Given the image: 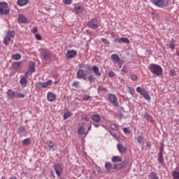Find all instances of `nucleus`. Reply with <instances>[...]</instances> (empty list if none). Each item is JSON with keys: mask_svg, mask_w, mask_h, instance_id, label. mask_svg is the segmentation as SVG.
<instances>
[{"mask_svg": "<svg viewBox=\"0 0 179 179\" xmlns=\"http://www.w3.org/2000/svg\"><path fill=\"white\" fill-rule=\"evenodd\" d=\"M149 69L151 73H153V75H156L157 76H159L163 73V69H162V66L156 64H150Z\"/></svg>", "mask_w": 179, "mask_h": 179, "instance_id": "nucleus-1", "label": "nucleus"}, {"mask_svg": "<svg viewBox=\"0 0 179 179\" xmlns=\"http://www.w3.org/2000/svg\"><path fill=\"white\" fill-rule=\"evenodd\" d=\"M136 90L137 93H139V94L145 99V100L149 101L152 99L150 97V95L149 94V92H148V90H146V89H145L141 86H138V87H137Z\"/></svg>", "mask_w": 179, "mask_h": 179, "instance_id": "nucleus-2", "label": "nucleus"}, {"mask_svg": "<svg viewBox=\"0 0 179 179\" xmlns=\"http://www.w3.org/2000/svg\"><path fill=\"white\" fill-rule=\"evenodd\" d=\"M15 31H8L6 33V36L4 37L3 39V44L5 45H8L9 43H10V41H12V38H15Z\"/></svg>", "mask_w": 179, "mask_h": 179, "instance_id": "nucleus-3", "label": "nucleus"}, {"mask_svg": "<svg viewBox=\"0 0 179 179\" xmlns=\"http://www.w3.org/2000/svg\"><path fill=\"white\" fill-rule=\"evenodd\" d=\"M40 57L43 61H48L52 57L51 51L47 49H41Z\"/></svg>", "mask_w": 179, "mask_h": 179, "instance_id": "nucleus-4", "label": "nucleus"}, {"mask_svg": "<svg viewBox=\"0 0 179 179\" xmlns=\"http://www.w3.org/2000/svg\"><path fill=\"white\" fill-rule=\"evenodd\" d=\"M155 6L158 8H164L169 5V1L167 0H150Z\"/></svg>", "mask_w": 179, "mask_h": 179, "instance_id": "nucleus-5", "label": "nucleus"}, {"mask_svg": "<svg viewBox=\"0 0 179 179\" xmlns=\"http://www.w3.org/2000/svg\"><path fill=\"white\" fill-rule=\"evenodd\" d=\"M51 85H52V80H48L45 83H36V87L37 89H47V87H48V86H51Z\"/></svg>", "mask_w": 179, "mask_h": 179, "instance_id": "nucleus-6", "label": "nucleus"}, {"mask_svg": "<svg viewBox=\"0 0 179 179\" xmlns=\"http://www.w3.org/2000/svg\"><path fill=\"white\" fill-rule=\"evenodd\" d=\"M0 13L1 15H9V8L8 3L3 2L0 3Z\"/></svg>", "mask_w": 179, "mask_h": 179, "instance_id": "nucleus-7", "label": "nucleus"}, {"mask_svg": "<svg viewBox=\"0 0 179 179\" xmlns=\"http://www.w3.org/2000/svg\"><path fill=\"white\" fill-rule=\"evenodd\" d=\"M53 168L56 173V176H57V177H61V176H62V173H64L62 165H61L60 164H54Z\"/></svg>", "mask_w": 179, "mask_h": 179, "instance_id": "nucleus-8", "label": "nucleus"}, {"mask_svg": "<svg viewBox=\"0 0 179 179\" xmlns=\"http://www.w3.org/2000/svg\"><path fill=\"white\" fill-rule=\"evenodd\" d=\"M87 25L90 29H97L99 27V20H97L96 18H93L92 20L88 22Z\"/></svg>", "mask_w": 179, "mask_h": 179, "instance_id": "nucleus-9", "label": "nucleus"}, {"mask_svg": "<svg viewBox=\"0 0 179 179\" xmlns=\"http://www.w3.org/2000/svg\"><path fill=\"white\" fill-rule=\"evenodd\" d=\"M108 99L109 101L115 107H117L118 106V99H117V96L114 94H109L108 95Z\"/></svg>", "mask_w": 179, "mask_h": 179, "instance_id": "nucleus-10", "label": "nucleus"}, {"mask_svg": "<svg viewBox=\"0 0 179 179\" xmlns=\"http://www.w3.org/2000/svg\"><path fill=\"white\" fill-rule=\"evenodd\" d=\"M27 78H29V72L25 73L21 78L20 80L21 86H26V85H27Z\"/></svg>", "mask_w": 179, "mask_h": 179, "instance_id": "nucleus-11", "label": "nucleus"}, {"mask_svg": "<svg viewBox=\"0 0 179 179\" xmlns=\"http://www.w3.org/2000/svg\"><path fill=\"white\" fill-rule=\"evenodd\" d=\"M77 54L78 52H76V50H68L66 54V57H67L68 59H70L71 58H73L74 57H76Z\"/></svg>", "mask_w": 179, "mask_h": 179, "instance_id": "nucleus-12", "label": "nucleus"}, {"mask_svg": "<svg viewBox=\"0 0 179 179\" xmlns=\"http://www.w3.org/2000/svg\"><path fill=\"white\" fill-rule=\"evenodd\" d=\"M87 71L83 70V69H79L78 71L77 72V78L78 79H85L86 76H87V73H86Z\"/></svg>", "mask_w": 179, "mask_h": 179, "instance_id": "nucleus-13", "label": "nucleus"}, {"mask_svg": "<svg viewBox=\"0 0 179 179\" xmlns=\"http://www.w3.org/2000/svg\"><path fill=\"white\" fill-rule=\"evenodd\" d=\"M122 166L123 169H128V170H131V167L132 166V163L129 159H126L123 162H122Z\"/></svg>", "mask_w": 179, "mask_h": 179, "instance_id": "nucleus-14", "label": "nucleus"}, {"mask_svg": "<svg viewBox=\"0 0 179 179\" xmlns=\"http://www.w3.org/2000/svg\"><path fill=\"white\" fill-rule=\"evenodd\" d=\"M47 99L48 101L52 103V101H55V100H57V95H55L54 93L51 92H49L47 94Z\"/></svg>", "mask_w": 179, "mask_h": 179, "instance_id": "nucleus-15", "label": "nucleus"}, {"mask_svg": "<svg viewBox=\"0 0 179 179\" xmlns=\"http://www.w3.org/2000/svg\"><path fill=\"white\" fill-rule=\"evenodd\" d=\"M6 96H7L8 99H15V97H16V92H15L12 90H8L6 92Z\"/></svg>", "mask_w": 179, "mask_h": 179, "instance_id": "nucleus-16", "label": "nucleus"}, {"mask_svg": "<svg viewBox=\"0 0 179 179\" xmlns=\"http://www.w3.org/2000/svg\"><path fill=\"white\" fill-rule=\"evenodd\" d=\"M115 43H119V44H121V43H124V44H129V39L128 38H116L115 40Z\"/></svg>", "mask_w": 179, "mask_h": 179, "instance_id": "nucleus-17", "label": "nucleus"}, {"mask_svg": "<svg viewBox=\"0 0 179 179\" xmlns=\"http://www.w3.org/2000/svg\"><path fill=\"white\" fill-rule=\"evenodd\" d=\"M117 150L120 152V153H126L127 152V147L124 146L121 143L117 144Z\"/></svg>", "mask_w": 179, "mask_h": 179, "instance_id": "nucleus-18", "label": "nucleus"}, {"mask_svg": "<svg viewBox=\"0 0 179 179\" xmlns=\"http://www.w3.org/2000/svg\"><path fill=\"white\" fill-rule=\"evenodd\" d=\"M13 69L15 71H19L22 68V62H16L12 64Z\"/></svg>", "mask_w": 179, "mask_h": 179, "instance_id": "nucleus-19", "label": "nucleus"}, {"mask_svg": "<svg viewBox=\"0 0 179 179\" xmlns=\"http://www.w3.org/2000/svg\"><path fill=\"white\" fill-rule=\"evenodd\" d=\"M46 145L48 146L50 150H52V152L55 151V149H54V146H55V143H54L52 141L48 140L46 141Z\"/></svg>", "mask_w": 179, "mask_h": 179, "instance_id": "nucleus-20", "label": "nucleus"}, {"mask_svg": "<svg viewBox=\"0 0 179 179\" xmlns=\"http://www.w3.org/2000/svg\"><path fill=\"white\" fill-rule=\"evenodd\" d=\"M110 58L113 62H115V64H117V62H120L121 61L120 56H118V55L117 54H113Z\"/></svg>", "mask_w": 179, "mask_h": 179, "instance_id": "nucleus-21", "label": "nucleus"}, {"mask_svg": "<svg viewBox=\"0 0 179 179\" xmlns=\"http://www.w3.org/2000/svg\"><path fill=\"white\" fill-rule=\"evenodd\" d=\"M74 10L77 15L82 13L83 12V6H75Z\"/></svg>", "mask_w": 179, "mask_h": 179, "instance_id": "nucleus-22", "label": "nucleus"}, {"mask_svg": "<svg viewBox=\"0 0 179 179\" xmlns=\"http://www.w3.org/2000/svg\"><path fill=\"white\" fill-rule=\"evenodd\" d=\"M111 160L113 163H121L122 162V157L120 156H113Z\"/></svg>", "mask_w": 179, "mask_h": 179, "instance_id": "nucleus-23", "label": "nucleus"}, {"mask_svg": "<svg viewBox=\"0 0 179 179\" xmlns=\"http://www.w3.org/2000/svg\"><path fill=\"white\" fill-rule=\"evenodd\" d=\"M18 22L19 23H27V18L24 15H20L18 16Z\"/></svg>", "mask_w": 179, "mask_h": 179, "instance_id": "nucleus-24", "label": "nucleus"}, {"mask_svg": "<svg viewBox=\"0 0 179 179\" xmlns=\"http://www.w3.org/2000/svg\"><path fill=\"white\" fill-rule=\"evenodd\" d=\"M92 71L95 73L96 76H101V73H100L99 67H97L96 66H92Z\"/></svg>", "mask_w": 179, "mask_h": 179, "instance_id": "nucleus-25", "label": "nucleus"}, {"mask_svg": "<svg viewBox=\"0 0 179 179\" xmlns=\"http://www.w3.org/2000/svg\"><path fill=\"white\" fill-rule=\"evenodd\" d=\"M78 135H83L85 134V123H83L81 126H80L78 129Z\"/></svg>", "mask_w": 179, "mask_h": 179, "instance_id": "nucleus-26", "label": "nucleus"}, {"mask_svg": "<svg viewBox=\"0 0 179 179\" xmlns=\"http://www.w3.org/2000/svg\"><path fill=\"white\" fill-rule=\"evenodd\" d=\"M34 66H36L34 62H31L29 65V72H30V73H33V72H35L36 70L34 69Z\"/></svg>", "mask_w": 179, "mask_h": 179, "instance_id": "nucleus-27", "label": "nucleus"}, {"mask_svg": "<svg viewBox=\"0 0 179 179\" xmlns=\"http://www.w3.org/2000/svg\"><path fill=\"white\" fill-rule=\"evenodd\" d=\"M29 3V0H17L18 6H24Z\"/></svg>", "mask_w": 179, "mask_h": 179, "instance_id": "nucleus-28", "label": "nucleus"}, {"mask_svg": "<svg viewBox=\"0 0 179 179\" xmlns=\"http://www.w3.org/2000/svg\"><path fill=\"white\" fill-rule=\"evenodd\" d=\"M91 118L94 122H100V116L99 115H92Z\"/></svg>", "mask_w": 179, "mask_h": 179, "instance_id": "nucleus-29", "label": "nucleus"}, {"mask_svg": "<svg viewBox=\"0 0 179 179\" xmlns=\"http://www.w3.org/2000/svg\"><path fill=\"white\" fill-rule=\"evenodd\" d=\"M122 169H124L122 166V163H119V164H115L113 166V169L114 170H122Z\"/></svg>", "mask_w": 179, "mask_h": 179, "instance_id": "nucleus-30", "label": "nucleus"}, {"mask_svg": "<svg viewBox=\"0 0 179 179\" xmlns=\"http://www.w3.org/2000/svg\"><path fill=\"white\" fill-rule=\"evenodd\" d=\"M22 55L19 53H16L12 55V59L15 61H19V59H21Z\"/></svg>", "mask_w": 179, "mask_h": 179, "instance_id": "nucleus-31", "label": "nucleus"}, {"mask_svg": "<svg viewBox=\"0 0 179 179\" xmlns=\"http://www.w3.org/2000/svg\"><path fill=\"white\" fill-rule=\"evenodd\" d=\"M105 169L108 171H110V170H113V164L110 162H106Z\"/></svg>", "mask_w": 179, "mask_h": 179, "instance_id": "nucleus-32", "label": "nucleus"}, {"mask_svg": "<svg viewBox=\"0 0 179 179\" xmlns=\"http://www.w3.org/2000/svg\"><path fill=\"white\" fill-rule=\"evenodd\" d=\"M172 177L173 179H179V171L177 170L173 171Z\"/></svg>", "mask_w": 179, "mask_h": 179, "instance_id": "nucleus-33", "label": "nucleus"}, {"mask_svg": "<svg viewBox=\"0 0 179 179\" xmlns=\"http://www.w3.org/2000/svg\"><path fill=\"white\" fill-rule=\"evenodd\" d=\"M24 97H26V95H24V94L15 92V99H24Z\"/></svg>", "mask_w": 179, "mask_h": 179, "instance_id": "nucleus-34", "label": "nucleus"}, {"mask_svg": "<svg viewBox=\"0 0 179 179\" xmlns=\"http://www.w3.org/2000/svg\"><path fill=\"white\" fill-rule=\"evenodd\" d=\"M23 145H25V146H29L31 143V140L30 138H25L22 141Z\"/></svg>", "mask_w": 179, "mask_h": 179, "instance_id": "nucleus-35", "label": "nucleus"}, {"mask_svg": "<svg viewBox=\"0 0 179 179\" xmlns=\"http://www.w3.org/2000/svg\"><path fill=\"white\" fill-rule=\"evenodd\" d=\"M144 118H145V120H147V121H149L150 122H152L153 121V117L148 113L144 115Z\"/></svg>", "mask_w": 179, "mask_h": 179, "instance_id": "nucleus-36", "label": "nucleus"}, {"mask_svg": "<svg viewBox=\"0 0 179 179\" xmlns=\"http://www.w3.org/2000/svg\"><path fill=\"white\" fill-rule=\"evenodd\" d=\"M151 179H159V176L155 172H152L150 175Z\"/></svg>", "mask_w": 179, "mask_h": 179, "instance_id": "nucleus-37", "label": "nucleus"}, {"mask_svg": "<svg viewBox=\"0 0 179 179\" xmlns=\"http://www.w3.org/2000/svg\"><path fill=\"white\" fill-rule=\"evenodd\" d=\"M72 86L73 87H76V89H79L80 87V83L79 81H75L73 84Z\"/></svg>", "mask_w": 179, "mask_h": 179, "instance_id": "nucleus-38", "label": "nucleus"}, {"mask_svg": "<svg viewBox=\"0 0 179 179\" xmlns=\"http://www.w3.org/2000/svg\"><path fill=\"white\" fill-rule=\"evenodd\" d=\"M158 161L159 162V163H163V162H164V159L163 158V154H158Z\"/></svg>", "mask_w": 179, "mask_h": 179, "instance_id": "nucleus-39", "label": "nucleus"}, {"mask_svg": "<svg viewBox=\"0 0 179 179\" xmlns=\"http://www.w3.org/2000/svg\"><path fill=\"white\" fill-rule=\"evenodd\" d=\"M130 79L131 80H132L133 82H135L136 80H138V76L135 75V74H131L130 76Z\"/></svg>", "mask_w": 179, "mask_h": 179, "instance_id": "nucleus-40", "label": "nucleus"}, {"mask_svg": "<svg viewBox=\"0 0 179 179\" xmlns=\"http://www.w3.org/2000/svg\"><path fill=\"white\" fill-rule=\"evenodd\" d=\"M110 129L113 131H118V125H117L115 124H110Z\"/></svg>", "mask_w": 179, "mask_h": 179, "instance_id": "nucleus-41", "label": "nucleus"}, {"mask_svg": "<svg viewBox=\"0 0 179 179\" xmlns=\"http://www.w3.org/2000/svg\"><path fill=\"white\" fill-rule=\"evenodd\" d=\"M69 117H71V112L69 111L65 112L64 115V120H67V118H69Z\"/></svg>", "mask_w": 179, "mask_h": 179, "instance_id": "nucleus-42", "label": "nucleus"}, {"mask_svg": "<svg viewBox=\"0 0 179 179\" xmlns=\"http://www.w3.org/2000/svg\"><path fill=\"white\" fill-rule=\"evenodd\" d=\"M18 132L19 134H24V132H26V128H24V127H20L18 129Z\"/></svg>", "mask_w": 179, "mask_h": 179, "instance_id": "nucleus-43", "label": "nucleus"}, {"mask_svg": "<svg viewBox=\"0 0 179 179\" xmlns=\"http://www.w3.org/2000/svg\"><path fill=\"white\" fill-rule=\"evenodd\" d=\"M73 0H63L65 5H72Z\"/></svg>", "mask_w": 179, "mask_h": 179, "instance_id": "nucleus-44", "label": "nucleus"}, {"mask_svg": "<svg viewBox=\"0 0 179 179\" xmlns=\"http://www.w3.org/2000/svg\"><path fill=\"white\" fill-rule=\"evenodd\" d=\"M137 142H138V143H143V137H142V136H138L137 138Z\"/></svg>", "mask_w": 179, "mask_h": 179, "instance_id": "nucleus-45", "label": "nucleus"}, {"mask_svg": "<svg viewBox=\"0 0 179 179\" xmlns=\"http://www.w3.org/2000/svg\"><path fill=\"white\" fill-rule=\"evenodd\" d=\"M101 41L102 43H103V44H106L107 45H108V44H110V41H108V40H107V38H101Z\"/></svg>", "mask_w": 179, "mask_h": 179, "instance_id": "nucleus-46", "label": "nucleus"}, {"mask_svg": "<svg viewBox=\"0 0 179 179\" xmlns=\"http://www.w3.org/2000/svg\"><path fill=\"white\" fill-rule=\"evenodd\" d=\"M88 80L90 83H93L94 82V77H93V76H90L88 77Z\"/></svg>", "mask_w": 179, "mask_h": 179, "instance_id": "nucleus-47", "label": "nucleus"}, {"mask_svg": "<svg viewBox=\"0 0 179 179\" xmlns=\"http://www.w3.org/2000/svg\"><path fill=\"white\" fill-rule=\"evenodd\" d=\"M163 152H164V143L162 144L160 151L159 153L163 154Z\"/></svg>", "mask_w": 179, "mask_h": 179, "instance_id": "nucleus-48", "label": "nucleus"}, {"mask_svg": "<svg viewBox=\"0 0 179 179\" xmlns=\"http://www.w3.org/2000/svg\"><path fill=\"white\" fill-rule=\"evenodd\" d=\"M37 31H38V29H37V27H34L32 29H31V33H33V34H36V33H37Z\"/></svg>", "mask_w": 179, "mask_h": 179, "instance_id": "nucleus-49", "label": "nucleus"}, {"mask_svg": "<svg viewBox=\"0 0 179 179\" xmlns=\"http://www.w3.org/2000/svg\"><path fill=\"white\" fill-rule=\"evenodd\" d=\"M170 75H172L173 76H177V73L174 70H171Z\"/></svg>", "mask_w": 179, "mask_h": 179, "instance_id": "nucleus-50", "label": "nucleus"}, {"mask_svg": "<svg viewBox=\"0 0 179 179\" xmlns=\"http://www.w3.org/2000/svg\"><path fill=\"white\" fill-rule=\"evenodd\" d=\"M108 75L110 78H114V76H115V73H114V71H110Z\"/></svg>", "mask_w": 179, "mask_h": 179, "instance_id": "nucleus-51", "label": "nucleus"}, {"mask_svg": "<svg viewBox=\"0 0 179 179\" xmlns=\"http://www.w3.org/2000/svg\"><path fill=\"white\" fill-rule=\"evenodd\" d=\"M83 99L85 101H87L89 99H90V96L89 95H83Z\"/></svg>", "mask_w": 179, "mask_h": 179, "instance_id": "nucleus-52", "label": "nucleus"}, {"mask_svg": "<svg viewBox=\"0 0 179 179\" xmlns=\"http://www.w3.org/2000/svg\"><path fill=\"white\" fill-rule=\"evenodd\" d=\"M123 132L124 134H131V131H128V128L127 127L123 128Z\"/></svg>", "mask_w": 179, "mask_h": 179, "instance_id": "nucleus-53", "label": "nucleus"}, {"mask_svg": "<svg viewBox=\"0 0 179 179\" xmlns=\"http://www.w3.org/2000/svg\"><path fill=\"white\" fill-rule=\"evenodd\" d=\"M35 37H36V40H41V34H36L35 35Z\"/></svg>", "mask_w": 179, "mask_h": 179, "instance_id": "nucleus-54", "label": "nucleus"}, {"mask_svg": "<svg viewBox=\"0 0 179 179\" xmlns=\"http://www.w3.org/2000/svg\"><path fill=\"white\" fill-rule=\"evenodd\" d=\"M169 47L171 50H174L176 45H174V43H170Z\"/></svg>", "mask_w": 179, "mask_h": 179, "instance_id": "nucleus-55", "label": "nucleus"}, {"mask_svg": "<svg viewBox=\"0 0 179 179\" xmlns=\"http://www.w3.org/2000/svg\"><path fill=\"white\" fill-rule=\"evenodd\" d=\"M127 69L125 66H123V68L122 69V72H123L124 73H127Z\"/></svg>", "mask_w": 179, "mask_h": 179, "instance_id": "nucleus-56", "label": "nucleus"}, {"mask_svg": "<svg viewBox=\"0 0 179 179\" xmlns=\"http://www.w3.org/2000/svg\"><path fill=\"white\" fill-rule=\"evenodd\" d=\"M120 67V69H121L122 67V64L120 63V62L117 63Z\"/></svg>", "mask_w": 179, "mask_h": 179, "instance_id": "nucleus-57", "label": "nucleus"}, {"mask_svg": "<svg viewBox=\"0 0 179 179\" xmlns=\"http://www.w3.org/2000/svg\"><path fill=\"white\" fill-rule=\"evenodd\" d=\"M87 69H88V71H92V66H88L87 67Z\"/></svg>", "mask_w": 179, "mask_h": 179, "instance_id": "nucleus-58", "label": "nucleus"}, {"mask_svg": "<svg viewBox=\"0 0 179 179\" xmlns=\"http://www.w3.org/2000/svg\"><path fill=\"white\" fill-rule=\"evenodd\" d=\"M79 68H85V65H83V64H80V65H79Z\"/></svg>", "mask_w": 179, "mask_h": 179, "instance_id": "nucleus-59", "label": "nucleus"}, {"mask_svg": "<svg viewBox=\"0 0 179 179\" xmlns=\"http://www.w3.org/2000/svg\"><path fill=\"white\" fill-rule=\"evenodd\" d=\"M9 179H17V178L15 176H13V177H10Z\"/></svg>", "mask_w": 179, "mask_h": 179, "instance_id": "nucleus-60", "label": "nucleus"}, {"mask_svg": "<svg viewBox=\"0 0 179 179\" xmlns=\"http://www.w3.org/2000/svg\"><path fill=\"white\" fill-rule=\"evenodd\" d=\"M90 129H92V125H90V127H88V131H90Z\"/></svg>", "mask_w": 179, "mask_h": 179, "instance_id": "nucleus-61", "label": "nucleus"}, {"mask_svg": "<svg viewBox=\"0 0 179 179\" xmlns=\"http://www.w3.org/2000/svg\"><path fill=\"white\" fill-rule=\"evenodd\" d=\"M84 120H85V121H89V120L87 119V117H85Z\"/></svg>", "mask_w": 179, "mask_h": 179, "instance_id": "nucleus-62", "label": "nucleus"}, {"mask_svg": "<svg viewBox=\"0 0 179 179\" xmlns=\"http://www.w3.org/2000/svg\"><path fill=\"white\" fill-rule=\"evenodd\" d=\"M1 179H5V177H2Z\"/></svg>", "mask_w": 179, "mask_h": 179, "instance_id": "nucleus-63", "label": "nucleus"}, {"mask_svg": "<svg viewBox=\"0 0 179 179\" xmlns=\"http://www.w3.org/2000/svg\"><path fill=\"white\" fill-rule=\"evenodd\" d=\"M95 127H99V126H97V125H95Z\"/></svg>", "mask_w": 179, "mask_h": 179, "instance_id": "nucleus-64", "label": "nucleus"}]
</instances>
